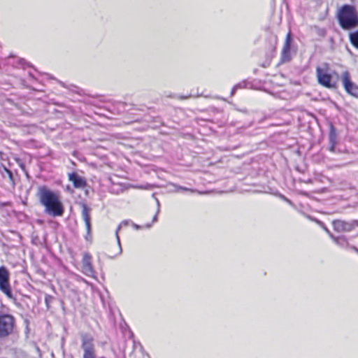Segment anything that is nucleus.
<instances>
[{"label": "nucleus", "mask_w": 358, "mask_h": 358, "mask_svg": "<svg viewBox=\"0 0 358 358\" xmlns=\"http://www.w3.org/2000/svg\"><path fill=\"white\" fill-rule=\"evenodd\" d=\"M41 204L45 208V213L53 217H62L64 207L59 194L46 186H40L36 194Z\"/></svg>", "instance_id": "nucleus-1"}, {"label": "nucleus", "mask_w": 358, "mask_h": 358, "mask_svg": "<svg viewBox=\"0 0 358 358\" xmlns=\"http://www.w3.org/2000/svg\"><path fill=\"white\" fill-rule=\"evenodd\" d=\"M337 19L341 27L350 30L358 27V12L352 5L344 4L337 13Z\"/></svg>", "instance_id": "nucleus-2"}, {"label": "nucleus", "mask_w": 358, "mask_h": 358, "mask_svg": "<svg viewBox=\"0 0 358 358\" xmlns=\"http://www.w3.org/2000/svg\"><path fill=\"white\" fill-rule=\"evenodd\" d=\"M329 68L327 64H324L321 67H317L316 74L317 81L321 85L333 89L336 86V82L332 80L331 75L328 72Z\"/></svg>", "instance_id": "nucleus-3"}, {"label": "nucleus", "mask_w": 358, "mask_h": 358, "mask_svg": "<svg viewBox=\"0 0 358 358\" xmlns=\"http://www.w3.org/2000/svg\"><path fill=\"white\" fill-rule=\"evenodd\" d=\"M81 348L83 350V358H96V351L93 337L86 333L80 334Z\"/></svg>", "instance_id": "nucleus-4"}, {"label": "nucleus", "mask_w": 358, "mask_h": 358, "mask_svg": "<svg viewBox=\"0 0 358 358\" xmlns=\"http://www.w3.org/2000/svg\"><path fill=\"white\" fill-rule=\"evenodd\" d=\"M9 280L10 273L8 268L4 266H0V291L8 299H15Z\"/></svg>", "instance_id": "nucleus-5"}, {"label": "nucleus", "mask_w": 358, "mask_h": 358, "mask_svg": "<svg viewBox=\"0 0 358 358\" xmlns=\"http://www.w3.org/2000/svg\"><path fill=\"white\" fill-rule=\"evenodd\" d=\"M15 318L9 314L0 315V338L8 336L13 330Z\"/></svg>", "instance_id": "nucleus-6"}, {"label": "nucleus", "mask_w": 358, "mask_h": 358, "mask_svg": "<svg viewBox=\"0 0 358 358\" xmlns=\"http://www.w3.org/2000/svg\"><path fill=\"white\" fill-rule=\"evenodd\" d=\"M332 225L336 232H349L352 231L355 227H358V220H353L347 222L343 220H334L332 221Z\"/></svg>", "instance_id": "nucleus-7"}, {"label": "nucleus", "mask_w": 358, "mask_h": 358, "mask_svg": "<svg viewBox=\"0 0 358 358\" xmlns=\"http://www.w3.org/2000/svg\"><path fill=\"white\" fill-rule=\"evenodd\" d=\"M342 82L347 93L355 97H358V86L352 82L348 71H344L342 73Z\"/></svg>", "instance_id": "nucleus-8"}, {"label": "nucleus", "mask_w": 358, "mask_h": 358, "mask_svg": "<svg viewBox=\"0 0 358 358\" xmlns=\"http://www.w3.org/2000/svg\"><path fill=\"white\" fill-rule=\"evenodd\" d=\"M81 263L82 272L88 277L94 278L95 271L92 266V257L89 252H84Z\"/></svg>", "instance_id": "nucleus-9"}, {"label": "nucleus", "mask_w": 358, "mask_h": 358, "mask_svg": "<svg viewBox=\"0 0 358 358\" xmlns=\"http://www.w3.org/2000/svg\"><path fill=\"white\" fill-rule=\"evenodd\" d=\"M292 41V36L291 31H289L286 36L285 41L282 48L281 54V62L283 63L288 62L291 60V43Z\"/></svg>", "instance_id": "nucleus-10"}, {"label": "nucleus", "mask_w": 358, "mask_h": 358, "mask_svg": "<svg viewBox=\"0 0 358 358\" xmlns=\"http://www.w3.org/2000/svg\"><path fill=\"white\" fill-rule=\"evenodd\" d=\"M80 206L82 208L81 211V215L82 218L84 220L86 226V230H87V236L85 238L88 239V236H90L91 234V211L92 209L89 206H87V204L83 203L80 204Z\"/></svg>", "instance_id": "nucleus-11"}, {"label": "nucleus", "mask_w": 358, "mask_h": 358, "mask_svg": "<svg viewBox=\"0 0 358 358\" xmlns=\"http://www.w3.org/2000/svg\"><path fill=\"white\" fill-rule=\"evenodd\" d=\"M69 180L72 182L75 188H84L87 185L85 179L76 172L69 173Z\"/></svg>", "instance_id": "nucleus-12"}, {"label": "nucleus", "mask_w": 358, "mask_h": 358, "mask_svg": "<svg viewBox=\"0 0 358 358\" xmlns=\"http://www.w3.org/2000/svg\"><path fill=\"white\" fill-rule=\"evenodd\" d=\"M0 174L3 179H8L12 188L14 189L15 187V182L13 171L1 164L0 165Z\"/></svg>", "instance_id": "nucleus-13"}, {"label": "nucleus", "mask_w": 358, "mask_h": 358, "mask_svg": "<svg viewBox=\"0 0 358 358\" xmlns=\"http://www.w3.org/2000/svg\"><path fill=\"white\" fill-rule=\"evenodd\" d=\"M331 240L339 247L343 248H350L352 247L350 245L348 239L344 236H335L334 235H331Z\"/></svg>", "instance_id": "nucleus-14"}, {"label": "nucleus", "mask_w": 358, "mask_h": 358, "mask_svg": "<svg viewBox=\"0 0 358 358\" xmlns=\"http://www.w3.org/2000/svg\"><path fill=\"white\" fill-rule=\"evenodd\" d=\"M128 224H129V221L128 220H124V221H122L119 224V226L117 227V229L115 231V236H116V238H117V244H118V248H119V252H118L117 255H120L122 253V252L121 244H120V237H119V235H118V231H120V229L122 227H126Z\"/></svg>", "instance_id": "nucleus-15"}, {"label": "nucleus", "mask_w": 358, "mask_h": 358, "mask_svg": "<svg viewBox=\"0 0 358 358\" xmlns=\"http://www.w3.org/2000/svg\"><path fill=\"white\" fill-rule=\"evenodd\" d=\"M309 219H310L311 220H313L315 221L321 228H322L324 231L329 235V236L331 238V235H334L330 231L329 229L326 227V225L324 224V223L317 219H315V218H311L310 216L308 217Z\"/></svg>", "instance_id": "nucleus-16"}, {"label": "nucleus", "mask_w": 358, "mask_h": 358, "mask_svg": "<svg viewBox=\"0 0 358 358\" xmlns=\"http://www.w3.org/2000/svg\"><path fill=\"white\" fill-rule=\"evenodd\" d=\"M351 43L357 48H358V30L350 34L349 36Z\"/></svg>", "instance_id": "nucleus-17"}, {"label": "nucleus", "mask_w": 358, "mask_h": 358, "mask_svg": "<svg viewBox=\"0 0 358 358\" xmlns=\"http://www.w3.org/2000/svg\"><path fill=\"white\" fill-rule=\"evenodd\" d=\"M329 141V143H336V132L335 128L332 125L330 127Z\"/></svg>", "instance_id": "nucleus-18"}, {"label": "nucleus", "mask_w": 358, "mask_h": 358, "mask_svg": "<svg viewBox=\"0 0 358 358\" xmlns=\"http://www.w3.org/2000/svg\"><path fill=\"white\" fill-rule=\"evenodd\" d=\"M175 188H176V192L181 191V192H191V193H194L196 192V190L194 189L187 188V187L180 186V185H175Z\"/></svg>", "instance_id": "nucleus-19"}, {"label": "nucleus", "mask_w": 358, "mask_h": 358, "mask_svg": "<svg viewBox=\"0 0 358 358\" xmlns=\"http://www.w3.org/2000/svg\"><path fill=\"white\" fill-rule=\"evenodd\" d=\"M54 297L49 294H45V303L48 308H50V303L53 301Z\"/></svg>", "instance_id": "nucleus-20"}, {"label": "nucleus", "mask_w": 358, "mask_h": 358, "mask_svg": "<svg viewBox=\"0 0 358 358\" xmlns=\"http://www.w3.org/2000/svg\"><path fill=\"white\" fill-rule=\"evenodd\" d=\"M169 96L182 100V99H187L191 97V95L189 94V95H187V96H180V95H178V94H173V95H170Z\"/></svg>", "instance_id": "nucleus-21"}, {"label": "nucleus", "mask_w": 358, "mask_h": 358, "mask_svg": "<svg viewBox=\"0 0 358 358\" xmlns=\"http://www.w3.org/2000/svg\"><path fill=\"white\" fill-rule=\"evenodd\" d=\"M241 87V84H237V85H236L232 88V90H231V96H233V95L235 94V92H236V90H237L238 88Z\"/></svg>", "instance_id": "nucleus-22"}, {"label": "nucleus", "mask_w": 358, "mask_h": 358, "mask_svg": "<svg viewBox=\"0 0 358 358\" xmlns=\"http://www.w3.org/2000/svg\"><path fill=\"white\" fill-rule=\"evenodd\" d=\"M330 143V147H329V150L332 152H335V149H336V143Z\"/></svg>", "instance_id": "nucleus-23"}, {"label": "nucleus", "mask_w": 358, "mask_h": 358, "mask_svg": "<svg viewBox=\"0 0 358 358\" xmlns=\"http://www.w3.org/2000/svg\"><path fill=\"white\" fill-rule=\"evenodd\" d=\"M20 65H21L23 68H24V65L26 64V61L24 59H20L18 61Z\"/></svg>", "instance_id": "nucleus-24"}, {"label": "nucleus", "mask_w": 358, "mask_h": 358, "mask_svg": "<svg viewBox=\"0 0 358 358\" xmlns=\"http://www.w3.org/2000/svg\"><path fill=\"white\" fill-rule=\"evenodd\" d=\"M20 168H21V169L24 171V173H25L26 176L28 177V176H29V175H28L27 171H26V169H25V166H24V164H22V163H21V164H20Z\"/></svg>", "instance_id": "nucleus-25"}, {"label": "nucleus", "mask_w": 358, "mask_h": 358, "mask_svg": "<svg viewBox=\"0 0 358 358\" xmlns=\"http://www.w3.org/2000/svg\"><path fill=\"white\" fill-rule=\"evenodd\" d=\"M159 211V208H158V210H157V213L155 214V215L153 217V219H152V222H155L157 221V214Z\"/></svg>", "instance_id": "nucleus-26"}, {"label": "nucleus", "mask_w": 358, "mask_h": 358, "mask_svg": "<svg viewBox=\"0 0 358 358\" xmlns=\"http://www.w3.org/2000/svg\"><path fill=\"white\" fill-rule=\"evenodd\" d=\"M133 226L136 229H142L143 227L140 225H138L136 224H133Z\"/></svg>", "instance_id": "nucleus-27"}, {"label": "nucleus", "mask_w": 358, "mask_h": 358, "mask_svg": "<svg viewBox=\"0 0 358 358\" xmlns=\"http://www.w3.org/2000/svg\"><path fill=\"white\" fill-rule=\"evenodd\" d=\"M350 249L355 250L358 254V248H357L355 246L350 247Z\"/></svg>", "instance_id": "nucleus-28"}, {"label": "nucleus", "mask_w": 358, "mask_h": 358, "mask_svg": "<svg viewBox=\"0 0 358 358\" xmlns=\"http://www.w3.org/2000/svg\"><path fill=\"white\" fill-rule=\"evenodd\" d=\"M278 195H279V197H280V199H282V200H284V201H285V200L286 199V198H287L286 196H285L284 195H282V194H279Z\"/></svg>", "instance_id": "nucleus-29"}, {"label": "nucleus", "mask_w": 358, "mask_h": 358, "mask_svg": "<svg viewBox=\"0 0 358 358\" xmlns=\"http://www.w3.org/2000/svg\"><path fill=\"white\" fill-rule=\"evenodd\" d=\"M285 201H286L287 203H288L290 205H292V202L289 199H287V198H286Z\"/></svg>", "instance_id": "nucleus-30"}, {"label": "nucleus", "mask_w": 358, "mask_h": 358, "mask_svg": "<svg viewBox=\"0 0 358 358\" xmlns=\"http://www.w3.org/2000/svg\"><path fill=\"white\" fill-rule=\"evenodd\" d=\"M285 201H286L287 203H288L290 205H292V202L289 199H287V198H286Z\"/></svg>", "instance_id": "nucleus-31"}, {"label": "nucleus", "mask_w": 358, "mask_h": 358, "mask_svg": "<svg viewBox=\"0 0 358 358\" xmlns=\"http://www.w3.org/2000/svg\"><path fill=\"white\" fill-rule=\"evenodd\" d=\"M151 227V224H148L145 225L146 228H150Z\"/></svg>", "instance_id": "nucleus-32"}, {"label": "nucleus", "mask_w": 358, "mask_h": 358, "mask_svg": "<svg viewBox=\"0 0 358 358\" xmlns=\"http://www.w3.org/2000/svg\"><path fill=\"white\" fill-rule=\"evenodd\" d=\"M157 202L158 206H159V201L158 200H157Z\"/></svg>", "instance_id": "nucleus-33"}, {"label": "nucleus", "mask_w": 358, "mask_h": 358, "mask_svg": "<svg viewBox=\"0 0 358 358\" xmlns=\"http://www.w3.org/2000/svg\"><path fill=\"white\" fill-rule=\"evenodd\" d=\"M101 358H104V357H101Z\"/></svg>", "instance_id": "nucleus-34"}]
</instances>
